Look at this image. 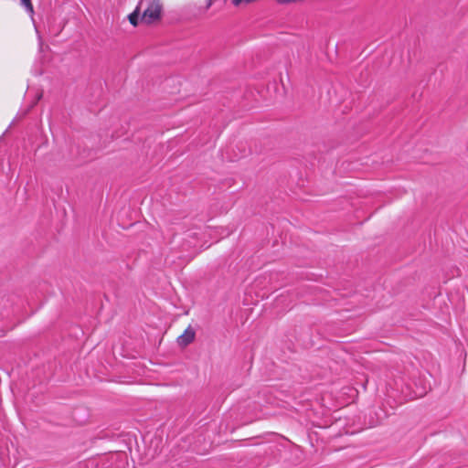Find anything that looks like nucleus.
Returning a JSON list of instances; mask_svg holds the SVG:
<instances>
[{
    "mask_svg": "<svg viewBox=\"0 0 468 468\" xmlns=\"http://www.w3.org/2000/svg\"><path fill=\"white\" fill-rule=\"evenodd\" d=\"M141 16L140 6L138 5L135 10L128 16L129 21L133 27H137L139 22L141 23Z\"/></svg>",
    "mask_w": 468,
    "mask_h": 468,
    "instance_id": "nucleus-3",
    "label": "nucleus"
},
{
    "mask_svg": "<svg viewBox=\"0 0 468 468\" xmlns=\"http://www.w3.org/2000/svg\"><path fill=\"white\" fill-rule=\"evenodd\" d=\"M145 5V8L141 16V24L145 26L155 25L161 19L163 5L160 0H142L139 4L140 8Z\"/></svg>",
    "mask_w": 468,
    "mask_h": 468,
    "instance_id": "nucleus-1",
    "label": "nucleus"
},
{
    "mask_svg": "<svg viewBox=\"0 0 468 468\" xmlns=\"http://www.w3.org/2000/svg\"><path fill=\"white\" fill-rule=\"evenodd\" d=\"M21 3L22 5H25L28 12L33 13V5L31 3V0H21Z\"/></svg>",
    "mask_w": 468,
    "mask_h": 468,
    "instance_id": "nucleus-4",
    "label": "nucleus"
},
{
    "mask_svg": "<svg viewBox=\"0 0 468 468\" xmlns=\"http://www.w3.org/2000/svg\"><path fill=\"white\" fill-rule=\"evenodd\" d=\"M196 337V332L191 325H188L185 331L176 338V343L181 347H186L191 344Z\"/></svg>",
    "mask_w": 468,
    "mask_h": 468,
    "instance_id": "nucleus-2",
    "label": "nucleus"
},
{
    "mask_svg": "<svg viewBox=\"0 0 468 468\" xmlns=\"http://www.w3.org/2000/svg\"><path fill=\"white\" fill-rule=\"evenodd\" d=\"M211 4H212V1H211V0H207V5H206L205 10L208 9V8H209V6L211 5Z\"/></svg>",
    "mask_w": 468,
    "mask_h": 468,
    "instance_id": "nucleus-5",
    "label": "nucleus"
}]
</instances>
